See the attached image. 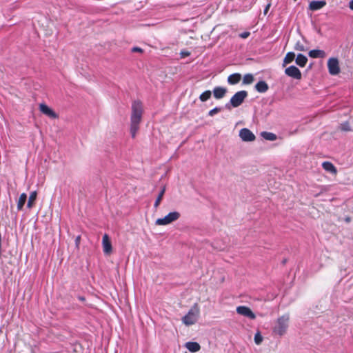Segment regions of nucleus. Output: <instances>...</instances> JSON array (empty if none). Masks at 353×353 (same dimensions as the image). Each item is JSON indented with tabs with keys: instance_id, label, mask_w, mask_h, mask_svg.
Masks as SVG:
<instances>
[{
	"instance_id": "nucleus-36",
	"label": "nucleus",
	"mask_w": 353,
	"mask_h": 353,
	"mask_svg": "<svg viewBox=\"0 0 353 353\" xmlns=\"http://www.w3.org/2000/svg\"><path fill=\"white\" fill-rule=\"evenodd\" d=\"M350 8L353 10V0L350 2Z\"/></svg>"
},
{
	"instance_id": "nucleus-16",
	"label": "nucleus",
	"mask_w": 353,
	"mask_h": 353,
	"mask_svg": "<svg viewBox=\"0 0 353 353\" xmlns=\"http://www.w3.org/2000/svg\"><path fill=\"white\" fill-rule=\"evenodd\" d=\"M268 83L264 81H260L255 85V89L260 93H264L268 90Z\"/></svg>"
},
{
	"instance_id": "nucleus-28",
	"label": "nucleus",
	"mask_w": 353,
	"mask_h": 353,
	"mask_svg": "<svg viewBox=\"0 0 353 353\" xmlns=\"http://www.w3.org/2000/svg\"><path fill=\"white\" fill-rule=\"evenodd\" d=\"M254 342L256 345H260L263 341V336L259 332H256L254 335Z\"/></svg>"
},
{
	"instance_id": "nucleus-27",
	"label": "nucleus",
	"mask_w": 353,
	"mask_h": 353,
	"mask_svg": "<svg viewBox=\"0 0 353 353\" xmlns=\"http://www.w3.org/2000/svg\"><path fill=\"white\" fill-rule=\"evenodd\" d=\"M340 130L344 132L352 131L351 125L348 121L343 122L340 125Z\"/></svg>"
},
{
	"instance_id": "nucleus-18",
	"label": "nucleus",
	"mask_w": 353,
	"mask_h": 353,
	"mask_svg": "<svg viewBox=\"0 0 353 353\" xmlns=\"http://www.w3.org/2000/svg\"><path fill=\"white\" fill-rule=\"evenodd\" d=\"M323 168L326 170L327 172L332 173V174H336V169L334 167V165L328 161H325L322 163Z\"/></svg>"
},
{
	"instance_id": "nucleus-19",
	"label": "nucleus",
	"mask_w": 353,
	"mask_h": 353,
	"mask_svg": "<svg viewBox=\"0 0 353 353\" xmlns=\"http://www.w3.org/2000/svg\"><path fill=\"white\" fill-rule=\"evenodd\" d=\"M295 61L296 63L300 67H304L307 62V58L302 54H299L295 59Z\"/></svg>"
},
{
	"instance_id": "nucleus-29",
	"label": "nucleus",
	"mask_w": 353,
	"mask_h": 353,
	"mask_svg": "<svg viewBox=\"0 0 353 353\" xmlns=\"http://www.w3.org/2000/svg\"><path fill=\"white\" fill-rule=\"evenodd\" d=\"M294 49L299 51H305L306 48L300 41H297L294 46Z\"/></svg>"
},
{
	"instance_id": "nucleus-3",
	"label": "nucleus",
	"mask_w": 353,
	"mask_h": 353,
	"mask_svg": "<svg viewBox=\"0 0 353 353\" xmlns=\"http://www.w3.org/2000/svg\"><path fill=\"white\" fill-rule=\"evenodd\" d=\"M199 307L197 304H194L189 310L188 314L182 318V322L187 326L194 324L199 316Z\"/></svg>"
},
{
	"instance_id": "nucleus-10",
	"label": "nucleus",
	"mask_w": 353,
	"mask_h": 353,
	"mask_svg": "<svg viewBox=\"0 0 353 353\" xmlns=\"http://www.w3.org/2000/svg\"><path fill=\"white\" fill-rule=\"evenodd\" d=\"M39 110L41 113L51 119H56L58 117V115L54 112V110L45 103H41L39 105Z\"/></svg>"
},
{
	"instance_id": "nucleus-25",
	"label": "nucleus",
	"mask_w": 353,
	"mask_h": 353,
	"mask_svg": "<svg viewBox=\"0 0 353 353\" xmlns=\"http://www.w3.org/2000/svg\"><path fill=\"white\" fill-rule=\"evenodd\" d=\"M254 81V77L252 74H246L243 79V84H251Z\"/></svg>"
},
{
	"instance_id": "nucleus-15",
	"label": "nucleus",
	"mask_w": 353,
	"mask_h": 353,
	"mask_svg": "<svg viewBox=\"0 0 353 353\" xmlns=\"http://www.w3.org/2000/svg\"><path fill=\"white\" fill-rule=\"evenodd\" d=\"M309 56L312 58H324L326 56V53L322 50H312L308 53Z\"/></svg>"
},
{
	"instance_id": "nucleus-8",
	"label": "nucleus",
	"mask_w": 353,
	"mask_h": 353,
	"mask_svg": "<svg viewBox=\"0 0 353 353\" xmlns=\"http://www.w3.org/2000/svg\"><path fill=\"white\" fill-rule=\"evenodd\" d=\"M239 137L242 141L250 142L255 140V135L248 128H243L239 131Z\"/></svg>"
},
{
	"instance_id": "nucleus-6",
	"label": "nucleus",
	"mask_w": 353,
	"mask_h": 353,
	"mask_svg": "<svg viewBox=\"0 0 353 353\" xmlns=\"http://www.w3.org/2000/svg\"><path fill=\"white\" fill-rule=\"evenodd\" d=\"M327 68L331 75H337L340 72L339 62L337 58L332 57L327 61Z\"/></svg>"
},
{
	"instance_id": "nucleus-4",
	"label": "nucleus",
	"mask_w": 353,
	"mask_h": 353,
	"mask_svg": "<svg viewBox=\"0 0 353 353\" xmlns=\"http://www.w3.org/2000/svg\"><path fill=\"white\" fill-rule=\"evenodd\" d=\"M180 217V213L178 212H171L163 218L157 219L155 221V224L157 225H168Z\"/></svg>"
},
{
	"instance_id": "nucleus-7",
	"label": "nucleus",
	"mask_w": 353,
	"mask_h": 353,
	"mask_svg": "<svg viewBox=\"0 0 353 353\" xmlns=\"http://www.w3.org/2000/svg\"><path fill=\"white\" fill-rule=\"evenodd\" d=\"M236 312L239 314L245 317H247L252 320L255 319V318H256V315L254 314V313L250 310V307H248L247 306H244V305L238 306L236 307Z\"/></svg>"
},
{
	"instance_id": "nucleus-24",
	"label": "nucleus",
	"mask_w": 353,
	"mask_h": 353,
	"mask_svg": "<svg viewBox=\"0 0 353 353\" xmlns=\"http://www.w3.org/2000/svg\"><path fill=\"white\" fill-rule=\"evenodd\" d=\"M165 191V188L163 187L162 188V190H161V192H159V196H158V197L157 198V199H156V201L154 202V208H157L159 205V204H160V203H161V201L162 200V198H163V196L164 195Z\"/></svg>"
},
{
	"instance_id": "nucleus-32",
	"label": "nucleus",
	"mask_w": 353,
	"mask_h": 353,
	"mask_svg": "<svg viewBox=\"0 0 353 353\" xmlns=\"http://www.w3.org/2000/svg\"><path fill=\"white\" fill-rule=\"evenodd\" d=\"M181 57H185L190 54V53L188 51H181L180 53Z\"/></svg>"
},
{
	"instance_id": "nucleus-11",
	"label": "nucleus",
	"mask_w": 353,
	"mask_h": 353,
	"mask_svg": "<svg viewBox=\"0 0 353 353\" xmlns=\"http://www.w3.org/2000/svg\"><path fill=\"white\" fill-rule=\"evenodd\" d=\"M103 250L105 254H110L112 252V244L108 234H104L102 239Z\"/></svg>"
},
{
	"instance_id": "nucleus-2",
	"label": "nucleus",
	"mask_w": 353,
	"mask_h": 353,
	"mask_svg": "<svg viewBox=\"0 0 353 353\" xmlns=\"http://www.w3.org/2000/svg\"><path fill=\"white\" fill-rule=\"evenodd\" d=\"M290 324V315L285 314L274 321L272 327V332L274 335L282 336L287 333Z\"/></svg>"
},
{
	"instance_id": "nucleus-13",
	"label": "nucleus",
	"mask_w": 353,
	"mask_h": 353,
	"mask_svg": "<svg viewBox=\"0 0 353 353\" xmlns=\"http://www.w3.org/2000/svg\"><path fill=\"white\" fill-rule=\"evenodd\" d=\"M227 92V89L223 87H216L213 90L214 97L220 99H222Z\"/></svg>"
},
{
	"instance_id": "nucleus-31",
	"label": "nucleus",
	"mask_w": 353,
	"mask_h": 353,
	"mask_svg": "<svg viewBox=\"0 0 353 353\" xmlns=\"http://www.w3.org/2000/svg\"><path fill=\"white\" fill-rule=\"evenodd\" d=\"M80 241H81V236H77L75 239V245H76V247L78 248L79 246V243H80Z\"/></svg>"
},
{
	"instance_id": "nucleus-26",
	"label": "nucleus",
	"mask_w": 353,
	"mask_h": 353,
	"mask_svg": "<svg viewBox=\"0 0 353 353\" xmlns=\"http://www.w3.org/2000/svg\"><path fill=\"white\" fill-rule=\"evenodd\" d=\"M211 95H212L211 91H210V90L205 91L200 95L199 99L203 102L206 101L211 97Z\"/></svg>"
},
{
	"instance_id": "nucleus-30",
	"label": "nucleus",
	"mask_w": 353,
	"mask_h": 353,
	"mask_svg": "<svg viewBox=\"0 0 353 353\" xmlns=\"http://www.w3.org/2000/svg\"><path fill=\"white\" fill-rule=\"evenodd\" d=\"M220 110H221V109L219 108H217V107L214 108H213V109H212L211 110L209 111L208 115L210 116V117H212L215 114L218 113Z\"/></svg>"
},
{
	"instance_id": "nucleus-9",
	"label": "nucleus",
	"mask_w": 353,
	"mask_h": 353,
	"mask_svg": "<svg viewBox=\"0 0 353 353\" xmlns=\"http://www.w3.org/2000/svg\"><path fill=\"white\" fill-rule=\"evenodd\" d=\"M285 73L286 75L292 77V78H294L295 79H301V71L299 70V68H297L296 66L294 65H291L288 68H287L285 70Z\"/></svg>"
},
{
	"instance_id": "nucleus-35",
	"label": "nucleus",
	"mask_w": 353,
	"mask_h": 353,
	"mask_svg": "<svg viewBox=\"0 0 353 353\" xmlns=\"http://www.w3.org/2000/svg\"><path fill=\"white\" fill-rule=\"evenodd\" d=\"M132 52H141L142 50L138 47H134L132 48Z\"/></svg>"
},
{
	"instance_id": "nucleus-21",
	"label": "nucleus",
	"mask_w": 353,
	"mask_h": 353,
	"mask_svg": "<svg viewBox=\"0 0 353 353\" xmlns=\"http://www.w3.org/2000/svg\"><path fill=\"white\" fill-rule=\"evenodd\" d=\"M27 200V195L26 193H22L17 201V209L18 210H21L26 201Z\"/></svg>"
},
{
	"instance_id": "nucleus-12",
	"label": "nucleus",
	"mask_w": 353,
	"mask_h": 353,
	"mask_svg": "<svg viewBox=\"0 0 353 353\" xmlns=\"http://www.w3.org/2000/svg\"><path fill=\"white\" fill-rule=\"evenodd\" d=\"M326 5V2L325 1H312L310 3L309 8L311 10H318L321 9Z\"/></svg>"
},
{
	"instance_id": "nucleus-33",
	"label": "nucleus",
	"mask_w": 353,
	"mask_h": 353,
	"mask_svg": "<svg viewBox=\"0 0 353 353\" xmlns=\"http://www.w3.org/2000/svg\"><path fill=\"white\" fill-rule=\"evenodd\" d=\"M270 6H271V4H270V3H268V4L265 6V9H264V10H263V13H264V14H265H265H267V13L268 12V10H269V9H270Z\"/></svg>"
},
{
	"instance_id": "nucleus-22",
	"label": "nucleus",
	"mask_w": 353,
	"mask_h": 353,
	"mask_svg": "<svg viewBox=\"0 0 353 353\" xmlns=\"http://www.w3.org/2000/svg\"><path fill=\"white\" fill-rule=\"evenodd\" d=\"M261 137L268 141H275L276 139V135L272 132H262Z\"/></svg>"
},
{
	"instance_id": "nucleus-34",
	"label": "nucleus",
	"mask_w": 353,
	"mask_h": 353,
	"mask_svg": "<svg viewBox=\"0 0 353 353\" xmlns=\"http://www.w3.org/2000/svg\"><path fill=\"white\" fill-rule=\"evenodd\" d=\"M249 35H250V32H245L241 34V37L245 39V38L248 37Z\"/></svg>"
},
{
	"instance_id": "nucleus-1",
	"label": "nucleus",
	"mask_w": 353,
	"mask_h": 353,
	"mask_svg": "<svg viewBox=\"0 0 353 353\" xmlns=\"http://www.w3.org/2000/svg\"><path fill=\"white\" fill-rule=\"evenodd\" d=\"M132 112L130 117V134L134 138L139 129V124L143 112L142 103L139 101H134L132 104Z\"/></svg>"
},
{
	"instance_id": "nucleus-20",
	"label": "nucleus",
	"mask_w": 353,
	"mask_h": 353,
	"mask_svg": "<svg viewBox=\"0 0 353 353\" xmlns=\"http://www.w3.org/2000/svg\"><path fill=\"white\" fill-rule=\"evenodd\" d=\"M37 193L36 191H33V192H30L29 198H28V203H27L28 208L30 209L32 208L34 203L37 199Z\"/></svg>"
},
{
	"instance_id": "nucleus-17",
	"label": "nucleus",
	"mask_w": 353,
	"mask_h": 353,
	"mask_svg": "<svg viewBox=\"0 0 353 353\" xmlns=\"http://www.w3.org/2000/svg\"><path fill=\"white\" fill-rule=\"evenodd\" d=\"M241 79V75L239 73H234L228 77V82L230 85L237 84Z\"/></svg>"
},
{
	"instance_id": "nucleus-23",
	"label": "nucleus",
	"mask_w": 353,
	"mask_h": 353,
	"mask_svg": "<svg viewBox=\"0 0 353 353\" xmlns=\"http://www.w3.org/2000/svg\"><path fill=\"white\" fill-rule=\"evenodd\" d=\"M295 58V54L292 52H288L283 60V65L290 63L294 61Z\"/></svg>"
},
{
	"instance_id": "nucleus-14",
	"label": "nucleus",
	"mask_w": 353,
	"mask_h": 353,
	"mask_svg": "<svg viewBox=\"0 0 353 353\" xmlns=\"http://www.w3.org/2000/svg\"><path fill=\"white\" fill-rule=\"evenodd\" d=\"M185 347L191 352H196L201 349V346L197 342H187Z\"/></svg>"
},
{
	"instance_id": "nucleus-37",
	"label": "nucleus",
	"mask_w": 353,
	"mask_h": 353,
	"mask_svg": "<svg viewBox=\"0 0 353 353\" xmlns=\"http://www.w3.org/2000/svg\"><path fill=\"white\" fill-rule=\"evenodd\" d=\"M79 299H80L81 301H83L85 299H84L83 297L80 296V297H79Z\"/></svg>"
},
{
	"instance_id": "nucleus-5",
	"label": "nucleus",
	"mask_w": 353,
	"mask_h": 353,
	"mask_svg": "<svg viewBox=\"0 0 353 353\" xmlns=\"http://www.w3.org/2000/svg\"><path fill=\"white\" fill-rule=\"evenodd\" d=\"M247 96L248 92L246 91H239L232 97L230 103L232 107L237 108L241 105Z\"/></svg>"
}]
</instances>
